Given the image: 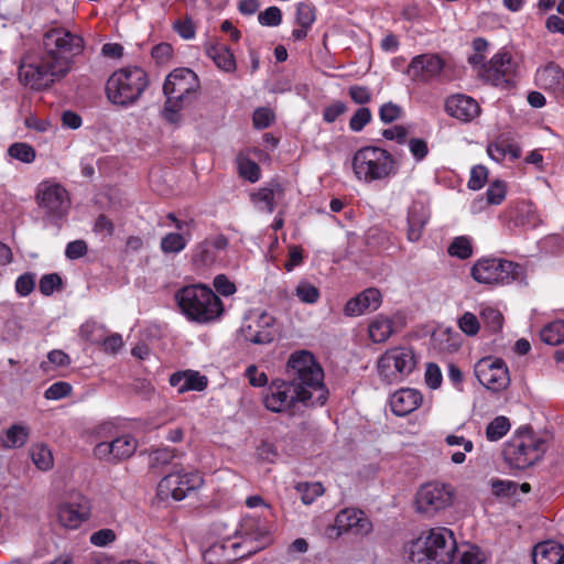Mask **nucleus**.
I'll use <instances>...</instances> for the list:
<instances>
[{"label": "nucleus", "mask_w": 564, "mask_h": 564, "mask_svg": "<svg viewBox=\"0 0 564 564\" xmlns=\"http://www.w3.org/2000/svg\"><path fill=\"white\" fill-rule=\"evenodd\" d=\"M174 30L184 40L193 39L196 33V28H195L194 21L188 17L175 21Z\"/></svg>", "instance_id": "nucleus-63"}, {"label": "nucleus", "mask_w": 564, "mask_h": 564, "mask_svg": "<svg viewBox=\"0 0 564 564\" xmlns=\"http://www.w3.org/2000/svg\"><path fill=\"white\" fill-rule=\"evenodd\" d=\"M444 107L448 116L462 122H470L480 113L478 102L467 95L458 94L447 97Z\"/></svg>", "instance_id": "nucleus-25"}, {"label": "nucleus", "mask_w": 564, "mask_h": 564, "mask_svg": "<svg viewBox=\"0 0 564 564\" xmlns=\"http://www.w3.org/2000/svg\"><path fill=\"white\" fill-rule=\"evenodd\" d=\"M198 88V77L192 69L182 67L171 72L163 85V93L166 96L164 105L166 119L172 121L173 116L194 98Z\"/></svg>", "instance_id": "nucleus-10"}, {"label": "nucleus", "mask_w": 564, "mask_h": 564, "mask_svg": "<svg viewBox=\"0 0 564 564\" xmlns=\"http://www.w3.org/2000/svg\"><path fill=\"white\" fill-rule=\"evenodd\" d=\"M348 95L357 105H366L372 100V93L367 86L352 85L348 88Z\"/></svg>", "instance_id": "nucleus-59"}, {"label": "nucleus", "mask_w": 564, "mask_h": 564, "mask_svg": "<svg viewBox=\"0 0 564 564\" xmlns=\"http://www.w3.org/2000/svg\"><path fill=\"white\" fill-rule=\"evenodd\" d=\"M239 174L245 180L254 183L259 181L261 176V170L258 163L250 159H243L239 161Z\"/></svg>", "instance_id": "nucleus-51"}, {"label": "nucleus", "mask_w": 564, "mask_h": 564, "mask_svg": "<svg viewBox=\"0 0 564 564\" xmlns=\"http://www.w3.org/2000/svg\"><path fill=\"white\" fill-rule=\"evenodd\" d=\"M138 443L131 435H123L115 438L112 442H101L95 447V455L99 458H107L111 460H123L131 457Z\"/></svg>", "instance_id": "nucleus-22"}, {"label": "nucleus", "mask_w": 564, "mask_h": 564, "mask_svg": "<svg viewBox=\"0 0 564 564\" xmlns=\"http://www.w3.org/2000/svg\"><path fill=\"white\" fill-rule=\"evenodd\" d=\"M401 116L402 108L392 101L383 104L379 109L380 120L386 124L392 123L393 121L400 119Z\"/></svg>", "instance_id": "nucleus-58"}, {"label": "nucleus", "mask_w": 564, "mask_h": 564, "mask_svg": "<svg viewBox=\"0 0 564 564\" xmlns=\"http://www.w3.org/2000/svg\"><path fill=\"white\" fill-rule=\"evenodd\" d=\"M458 328L469 337L476 336L480 329L478 317L471 312H465L457 321Z\"/></svg>", "instance_id": "nucleus-47"}, {"label": "nucleus", "mask_w": 564, "mask_h": 564, "mask_svg": "<svg viewBox=\"0 0 564 564\" xmlns=\"http://www.w3.org/2000/svg\"><path fill=\"white\" fill-rule=\"evenodd\" d=\"M534 564H564V546L554 541L536 544L532 552Z\"/></svg>", "instance_id": "nucleus-31"}, {"label": "nucleus", "mask_w": 564, "mask_h": 564, "mask_svg": "<svg viewBox=\"0 0 564 564\" xmlns=\"http://www.w3.org/2000/svg\"><path fill=\"white\" fill-rule=\"evenodd\" d=\"M228 246L229 240L223 234L207 237L196 243L191 252V263L195 271H206L218 263L220 253L225 252Z\"/></svg>", "instance_id": "nucleus-17"}, {"label": "nucleus", "mask_w": 564, "mask_h": 564, "mask_svg": "<svg viewBox=\"0 0 564 564\" xmlns=\"http://www.w3.org/2000/svg\"><path fill=\"white\" fill-rule=\"evenodd\" d=\"M519 263L497 257H481L470 268V276L479 284L489 286L508 285L519 279Z\"/></svg>", "instance_id": "nucleus-11"}, {"label": "nucleus", "mask_w": 564, "mask_h": 564, "mask_svg": "<svg viewBox=\"0 0 564 564\" xmlns=\"http://www.w3.org/2000/svg\"><path fill=\"white\" fill-rule=\"evenodd\" d=\"M427 218L421 205H413L408 213V239L412 242L419 241Z\"/></svg>", "instance_id": "nucleus-34"}, {"label": "nucleus", "mask_w": 564, "mask_h": 564, "mask_svg": "<svg viewBox=\"0 0 564 564\" xmlns=\"http://www.w3.org/2000/svg\"><path fill=\"white\" fill-rule=\"evenodd\" d=\"M237 533L241 541L227 539L215 543L204 553V560L210 564H230L260 551L270 540L268 527L259 518H245Z\"/></svg>", "instance_id": "nucleus-2"}, {"label": "nucleus", "mask_w": 564, "mask_h": 564, "mask_svg": "<svg viewBox=\"0 0 564 564\" xmlns=\"http://www.w3.org/2000/svg\"><path fill=\"white\" fill-rule=\"evenodd\" d=\"M213 285L215 290L224 296H230L237 291L235 283L230 281L225 274L216 275L214 278Z\"/></svg>", "instance_id": "nucleus-64"}, {"label": "nucleus", "mask_w": 564, "mask_h": 564, "mask_svg": "<svg viewBox=\"0 0 564 564\" xmlns=\"http://www.w3.org/2000/svg\"><path fill=\"white\" fill-rule=\"evenodd\" d=\"M169 382L176 388L178 393L187 391H204L208 386L206 376L200 375L196 370L176 371L171 375Z\"/></svg>", "instance_id": "nucleus-29"}, {"label": "nucleus", "mask_w": 564, "mask_h": 564, "mask_svg": "<svg viewBox=\"0 0 564 564\" xmlns=\"http://www.w3.org/2000/svg\"><path fill=\"white\" fill-rule=\"evenodd\" d=\"M50 364H53V365H55L57 367H65V366H68L70 364V358L63 350L54 349V350H52V351H50L47 354V361H42L40 364V368L44 372H47L48 369H50Z\"/></svg>", "instance_id": "nucleus-57"}, {"label": "nucleus", "mask_w": 564, "mask_h": 564, "mask_svg": "<svg viewBox=\"0 0 564 564\" xmlns=\"http://www.w3.org/2000/svg\"><path fill=\"white\" fill-rule=\"evenodd\" d=\"M517 64L509 52H498L482 65L481 78L495 86H506L513 80Z\"/></svg>", "instance_id": "nucleus-19"}, {"label": "nucleus", "mask_w": 564, "mask_h": 564, "mask_svg": "<svg viewBox=\"0 0 564 564\" xmlns=\"http://www.w3.org/2000/svg\"><path fill=\"white\" fill-rule=\"evenodd\" d=\"M453 499L454 490L451 485L434 481L427 482L419 489L415 503L419 512L432 517L440 510L449 507Z\"/></svg>", "instance_id": "nucleus-14"}, {"label": "nucleus", "mask_w": 564, "mask_h": 564, "mask_svg": "<svg viewBox=\"0 0 564 564\" xmlns=\"http://www.w3.org/2000/svg\"><path fill=\"white\" fill-rule=\"evenodd\" d=\"M64 74H68L75 58L85 50L84 37L64 26L48 29L40 48Z\"/></svg>", "instance_id": "nucleus-5"}, {"label": "nucleus", "mask_w": 564, "mask_h": 564, "mask_svg": "<svg viewBox=\"0 0 564 564\" xmlns=\"http://www.w3.org/2000/svg\"><path fill=\"white\" fill-rule=\"evenodd\" d=\"M286 372L289 380L275 379L270 383L263 399L265 409L280 413L299 402L304 405H323L326 402L324 371L312 352H293L288 360Z\"/></svg>", "instance_id": "nucleus-1"}, {"label": "nucleus", "mask_w": 564, "mask_h": 564, "mask_svg": "<svg viewBox=\"0 0 564 564\" xmlns=\"http://www.w3.org/2000/svg\"><path fill=\"white\" fill-rule=\"evenodd\" d=\"M509 219L516 227L535 229L542 223L541 216L532 202H517L509 210Z\"/></svg>", "instance_id": "nucleus-27"}, {"label": "nucleus", "mask_w": 564, "mask_h": 564, "mask_svg": "<svg viewBox=\"0 0 564 564\" xmlns=\"http://www.w3.org/2000/svg\"><path fill=\"white\" fill-rule=\"evenodd\" d=\"M416 360L411 347H393L386 350L377 362L380 378L387 382H397L400 378L409 376L415 368Z\"/></svg>", "instance_id": "nucleus-12"}, {"label": "nucleus", "mask_w": 564, "mask_h": 564, "mask_svg": "<svg viewBox=\"0 0 564 564\" xmlns=\"http://www.w3.org/2000/svg\"><path fill=\"white\" fill-rule=\"evenodd\" d=\"M258 21L263 26H278L282 23V12L278 7H269L259 13Z\"/></svg>", "instance_id": "nucleus-56"}, {"label": "nucleus", "mask_w": 564, "mask_h": 564, "mask_svg": "<svg viewBox=\"0 0 564 564\" xmlns=\"http://www.w3.org/2000/svg\"><path fill=\"white\" fill-rule=\"evenodd\" d=\"M284 188L278 182L272 183L270 187L259 188L251 194V199L256 203H263L268 213H273L275 209V196H283Z\"/></svg>", "instance_id": "nucleus-35"}, {"label": "nucleus", "mask_w": 564, "mask_h": 564, "mask_svg": "<svg viewBox=\"0 0 564 564\" xmlns=\"http://www.w3.org/2000/svg\"><path fill=\"white\" fill-rule=\"evenodd\" d=\"M543 343L556 346L564 343V321L556 319L545 325L540 332Z\"/></svg>", "instance_id": "nucleus-38"}, {"label": "nucleus", "mask_w": 564, "mask_h": 564, "mask_svg": "<svg viewBox=\"0 0 564 564\" xmlns=\"http://www.w3.org/2000/svg\"><path fill=\"white\" fill-rule=\"evenodd\" d=\"M175 300L181 312L192 322L207 324L218 319L225 308L219 296L205 284H189L180 289Z\"/></svg>", "instance_id": "nucleus-4"}, {"label": "nucleus", "mask_w": 564, "mask_h": 564, "mask_svg": "<svg viewBox=\"0 0 564 564\" xmlns=\"http://www.w3.org/2000/svg\"><path fill=\"white\" fill-rule=\"evenodd\" d=\"M410 564H451L457 551L453 532L446 528H433L405 545Z\"/></svg>", "instance_id": "nucleus-3"}, {"label": "nucleus", "mask_w": 564, "mask_h": 564, "mask_svg": "<svg viewBox=\"0 0 564 564\" xmlns=\"http://www.w3.org/2000/svg\"><path fill=\"white\" fill-rule=\"evenodd\" d=\"M372 120V113L369 108L360 107L349 120V129L354 132H360Z\"/></svg>", "instance_id": "nucleus-48"}, {"label": "nucleus", "mask_w": 564, "mask_h": 564, "mask_svg": "<svg viewBox=\"0 0 564 564\" xmlns=\"http://www.w3.org/2000/svg\"><path fill=\"white\" fill-rule=\"evenodd\" d=\"M447 253L460 260L469 259L474 253L470 238L467 236L455 237L447 248Z\"/></svg>", "instance_id": "nucleus-39"}, {"label": "nucleus", "mask_w": 564, "mask_h": 564, "mask_svg": "<svg viewBox=\"0 0 564 564\" xmlns=\"http://www.w3.org/2000/svg\"><path fill=\"white\" fill-rule=\"evenodd\" d=\"M58 67L40 50L28 52L19 64V80L32 90L48 89L56 80L65 77Z\"/></svg>", "instance_id": "nucleus-9"}, {"label": "nucleus", "mask_w": 564, "mask_h": 564, "mask_svg": "<svg viewBox=\"0 0 564 564\" xmlns=\"http://www.w3.org/2000/svg\"><path fill=\"white\" fill-rule=\"evenodd\" d=\"M242 334L252 344H270L276 335L275 318L263 312L256 321L242 328Z\"/></svg>", "instance_id": "nucleus-23"}, {"label": "nucleus", "mask_w": 564, "mask_h": 564, "mask_svg": "<svg viewBox=\"0 0 564 564\" xmlns=\"http://www.w3.org/2000/svg\"><path fill=\"white\" fill-rule=\"evenodd\" d=\"M487 200L491 205H499L502 203V200L506 197V185L501 181H495L492 182L487 192Z\"/></svg>", "instance_id": "nucleus-60"}, {"label": "nucleus", "mask_w": 564, "mask_h": 564, "mask_svg": "<svg viewBox=\"0 0 564 564\" xmlns=\"http://www.w3.org/2000/svg\"><path fill=\"white\" fill-rule=\"evenodd\" d=\"M535 85L564 101V69L555 62L540 66L534 76Z\"/></svg>", "instance_id": "nucleus-21"}, {"label": "nucleus", "mask_w": 564, "mask_h": 564, "mask_svg": "<svg viewBox=\"0 0 564 564\" xmlns=\"http://www.w3.org/2000/svg\"><path fill=\"white\" fill-rule=\"evenodd\" d=\"M62 278L57 273L44 274L40 279L39 290L43 295L50 296L62 286Z\"/></svg>", "instance_id": "nucleus-54"}, {"label": "nucleus", "mask_w": 564, "mask_h": 564, "mask_svg": "<svg viewBox=\"0 0 564 564\" xmlns=\"http://www.w3.org/2000/svg\"><path fill=\"white\" fill-rule=\"evenodd\" d=\"M335 528L338 534L351 533L354 535L365 536L372 531V522L364 511L346 508L337 513Z\"/></svg>", "instance_id": "nucleus-20"}, {"label": "nucleus", "mask_w": 564, "mask_h": 564, "mask_svg": "<svg viewBox=\"0 0 564 564\" xmlns=\"http://www.w3.org/2000/svg\"><path fill=\"white\" fill-rule=\"evenodd\" d=\"M546 448V442L531 426H521L505 444L502 455L511 468L522 470L540 462Z\"/></svg>", "instance_id": "nucleus-8"}, {"label": "nucleus", "mask_w": 564, "mask_h": 564, "mask_svg": "<svg viewBox=\"0 0 564 564\" xmlns=\"http://www.w3.org/2000/svg\"><path fill=\"white\" fill-rule=\"evenodd\" d=\"M37 204L50 217L62 219L70 207V198L64 186L57 183L43 182L36 192Z\"/></svg>", "instance_id": "nucleus-16"}, {"label": "nucleus", "mask_w": 564, "mask_h": 564, "mask_svg": "<svg viewBox=\"0 0 564 564\" xmlns=\"http://www.w3.org/2000/svg\"><path fill=\"white\" fill-rule=\"evenodd\" d=\"M29 434L30 431L26 426L13 424L6 431L2 445L7 448L22 447L28 442Z\"/></svg>", "instance_id": "nucleus-37"}, {"label": "nucleus", "mask_w": 564, "mask_h": 564, "mask_svg": "<svg viewBox=\"0 0 564 564\" xmlns=\"http://www.w3.org/2000/svg\"><path fill=\"white\" fill-rule=\"evenodd\" d=\"M73 387L66 381H57L51 384L44 392L47 400H61L72 394Z\"/></svg>", "instance_id": "nucleus-49"}, {"label": "nucleus", "mask_w": 564, "mask_h": 564, "mask_svg": "<svg viewBox=\"0 0 564 564\" xmlns=\"http://www.w3.org/2000/svg\"><path fill=\"white\" fill-rule=\"evenodd\" d=\"M443 376L438 365L429 362L425 370V383L429 388L435 390L442 384Z\"/></svg>", "instance_id": "nucleus-62"}, {"label": "nucleus", "mask_w": 564, "mask_h": 564, "mask_svg": "<svg viewBox=\"0 0 564 564\" xmlns=\"http://www.w3.org/2000/svg\"><path fill=\"white\" fill-rule=\"evenodd\" d=\"M204 484L202 474L197 470H180L164 476L158 485V497L161 500L172 498L175 501L185 499L191 492Z\"/></svg>", "instance_id": "nucleus-13"}, {"label": "nucleus", "mask_w": 564, "mask_h": 564, "mask_svg": "<svg viewBox=\"0 0 564 564\" xmlns=\"http://www.w3.org/2000/svg\"><path fill=\"white\" fill-rule=\"evenodd\" d=\"M295 295L305 304H315L321 297L319 290L306 280H302L295 288Z\"/></svg>", "instance_id": "nucleus-43"}, {"label": "nucleus", "mask_w": 564, "mask_h": 564, "mask_svg": "<svg viewBox=\"0 0 564 564\" xmlns=\"http://www.w3.org/2000/svg\"><path fill=\"white\" fill-rule=\"evenodd\" d=\"M206 55L214 61L216 66L226 72L234 73L237 69V63L231 50L223 43L210 42L205 44Z\"/></svg>", "instance_id": "nucleus-30"}, {"label": "nucleus", "mask_w": 564, "mask_h": 564, "mask_svg": "<svg viewBox=\"0 0 564 564\" xmlns=\"http://www.w3.org/2000/svg\"><path fill=\"white\" fill-rule=\"evenodd\" d=\"M316 20L315 8L307 2H300L296 6L295 24L305 29H311Z\"/></svg>", "instance_id": "nucleus-44"}, {"label": "nucleus", "mask_w": 564, "mask_h": 564, "mask_svg": "<svg viewBox=\"0 0 564 564\" xmlns=\"http://www.w3.org/2000/svg\"><path fill=\"white\" fill-rule=\"evenodd\" d=\"M351 167L355 177L366 184L389 180L398 172L393 155L376 145L358 149L352 155Z\"/></svg>", "instance_id": "nucleus-7"}, {"label": "nucleus", "mask_w": 564, "mask_h": 564, "mask_svg": "<svg viewBox=\"0 0 564 564\" xmlns=\"http://www.w3.org/2000/svg\"><path fill=\"white\" fill-rule=\"evenodd\" d=\"M368 333L373 343H384L394 333V321L390 317L378 315L370 322Z\"/></svg>", "instance_id": "nucleus-33"}, {"label": "nucleus", "mask_w": 564, "mask_h": 564, "mask_svg": "<svg viewBox=\"0 0 564 564\" xmlns=\"http://www.w3.org/2000/svg\"><path fill=\"white\" fill-rule=\"evenodd\" d=\"M347 111V106L343 101H334L326 106L323 110V120L327 123L335 122L341 115Z\"/></svg>", "instance_id": "nucleus-61"}, {"label": "nucleus", "mask_w": 564, "mask_h": 564, "mask_svg": "<svg viewBox=\"0 0 564 564\" xmlns=\"http://www.w3.org/2000/svg\"><path fill=\"white\" fill-rule=\"evenodd\" d=\"M381 304L382 295L380 291L376 288H368L346 302L344 314L348 317L360 316L377 311Z\"/></svg>", "instance_id": "nucleus-24"}, {"label": "nucleus", "mask_w": 564, "mask_h": 564, "mask_svg": "<svg viewBox=\"0 0 564 564\" xmlns=\"http://www.w3.org/2000/svg\"><path fill=\"white\" fill-rule=\"evenodd\" d=\"M187 246V239L178 232L166 234L160 242L161 251L165 254L180 253Z\"/></svg>", "instance_id": "nucleus-40"}, {"label": "nucleus", "mask_w": 564, "mask_h": 564, "mask_svg": "<svg viewBox=\"0 0 564 564\" xmlns=\"http://www.w3.org/2000/svg\"><path fill=\"white\" fill-rule=\"evenodd\" d=\"M296 489L301 494V500L304 505L313 503L325 491L321 482H300Z\"/></svg>", "instance_id": "nucleus-45"}, {"label": "nucleus", "mask_w": 564, "mask_h": 564, "mask_svg": "<svg viewBox=\"0 0 564 564\" xmlns=\"http://www.w3.org/2000/svg\"><path fill=\"white\" fill-rule=\"evenodd\" d=\"M31 457L36 467L41 470H48L53 466V455L45 445L34 446Z\"/></svg>", "instance_id": "nucleus-46"}, {"label": "nucleus", "mask_w": 564, "mask_h": 564, "mask_svg": "<svg viewBox=\"0 0 564 564\" xmlns=\"http://www.w3.org/2000/svg\"><path fill=\"white\" fill-rule=\"evenodd\" d=\"M422 401L423 395L419 390L403 388L390 397V408L397 416H405L415 411Z\"/></svg>", "instance_id": "nucleus-26"}, {"label": "nucleus", "mask_w": 564, "mask_h": 564, "mask_svg": "<svg viewBox=\"0 0 564 564\" xmlns=\"http://www.w3.org/2000/svg\"><path fill=\"white\" fill-rule=\"evenodd\" d=\"M510 426L508 417L497 416L487 425L486 436L491 442L499 441L509 432Z\"/></svg>", "instance_id": "nucleus-42"}, {"label": "nucleus", "mask_w": 564, "mask_h": 564, "mask_svg": "<svg viewBox=\"0 0 564 564\" xmlns=\"http://www.w3.org/2000/svg\"><path fill=\"white\" fill-rule=\"evenodd\" d=\"M275 119L274 112L267 107L257 108L252 116L253 127L262 130L269 128Z\"/></svg>", "instance_id": "nucleus-53"}, {"label": "nucleus", "mask_w": 564, "mask_h": 564, "mask_svg": "<svg viewBox=\"0 0 564 564\" xmlns=\"http://www.w3.org/2000/svg\"><path fill=\"white\" fill-rule=\"evenodd\" d=\"M478 381L492 392H501L510 384L509 369L501 358L486 357L475 365Z\"/></svg>", "instance_id": "nucleus-15"}, {"label": "nucleus", "mask_w": 564, "mask_h": 564, "mask_svg": "<svg viewBox=\"0 0 564 564\" xmlns=\"http://www.w3.org/2000/svg\"><path fill=\"white\" fill-rule=\"evenodd\" d=\"M479 316L487 332L496 334L502 329L505 317L498 308L482 306L479 311Z\"/></svg>", "instance_id": "nucleus-36"}, {"label": "nucleus", "mask_w": 564, "mask_h": 564, "mask_svg": "<svg viewBox=\"0 0 564 564\" xmlns=\"http://www.w3.org/2000/svg\"><path fill=\"white\" fill-rule=\"evenodd\" d=\"M35 288V273L25 272L19 275L14 283L15 292L19 296H29Z\"/></svg>", "instance_id": "nucleus-50"}, {"label": "nucleus", "mask_w": 564, "mask_h": 564, "mask_svg": "<svg viewBox=\"0 0 564 564\" xmlns=\"http://www.w3.org/2000/svg\"><path fill=\"white\" fill-rule=\"evenodd\" d=\"M8 154L20 162L32 163L35 161L36 151L26 142H14L8 149Z\"/></svg>", "instance_id": "nucleus-41"}, {"label": "nucleus", "mask_w": 564, "mask_h": 564, "mask_svg": "<svg viewBox=\"0 0 564 564\" xmlns=\"http://www.w3.org/2000/svg\"><path fill=\"white\" fill-rule=\"evenodd\" d=\"M431 345L441 354H453L460 348L462 337L451 327L438 328L432 333Z\"/></svg>", "instance_id": "nucleus-32"}, {"label": "nucleus", "mask_w": 564, "mask_h": 564, "mask_svg": "<svg viewBox=\"0 0 564 564\" xmlns=\"http://www.w3.org/2000/svg\"><path fill=\"white\" fill-rule=\"evenodd\" d=\"M148 73L139 66H127L115 70L106 82L108 100L120 107L134 105L149 87Z\"/></svg>", "instance_id": "nucleus-6"}, {"label": "nucleus", "mask_w": 564, "mask_h": 564, "mask_svg": "<svg viewBox=\"0 0 564 564\" xmlns=\"http://www.w3.org/2000/svg\"><path fill=\"white\" fill-rule=\"evenodd\" d=\"M90 516V508L86 503L64 502L57 507V520L66 529H78Z\"/></svg>", "instance_id": "nucleus-28"}, {"label": "nucleus", "mask_w": 564, "mask_h": 564, "mask_svg": "<svg viewBox=\"0 0 564 564\" xmlns=\"http://www.w3.org/2000/svg\"><path fill=\"white\" fill-rule=\"evenodd\" d=\"M444 67L445 61L438 54L424 53L411 59L404 74L414 82L426 84L438 77Z\"/></svg>", "instance_id": "nucleus-18"}, {"label": "nucleus", "mask_w": 564, "mask_h": 564, "mask_svg": "<svg viewBox=\"0 0 564 564\" xmlns=\"http://www.w3.org/2000/svg\"><path fill=\"white\" fill-rule=\"evenodd\" d=\"M117 539V534L112 529H100L95 531L89 536V542L98 547H106L113 543Z\"/></svg>", "instance_id": "nucleus-55"}, {"label": "nucleus", "mask_w": 564, "mask_h": 564, "mask_svg": "<svg viewBox=\"0 0 564 564\" xmlns=\"http://www.w3.org/2000/svg\"><path fill=\"white\" fill-rule=\"evenodd\" d=\"M488 180V169L485 165H475L471 167L470 176L467 183L468 188L478 191L485 186Z\"/></svg>", "instance_id": "nucleus-52"}]
</instances>
